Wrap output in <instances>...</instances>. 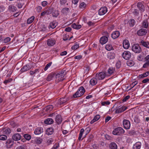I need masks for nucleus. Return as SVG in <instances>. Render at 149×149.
<instances>
[{
	"label": "nucleus",
	"instance_id": "13",
	"mask_svg": "<svg viewBox=\"0 0 149 149\" xmlns=\"http://www.w3.org/2000/svg\"><path fill=\"white\" fill-rule=\"evenodd\" d=\"M123 46L125 49H128L130 47V43L128 40H124L123 42Z\"/></svg>",
	"mask_w": 149,
	"mask_h": 149
},
{
	"label": "nucleus",
	"instance_id": "50",
	"mask_svg": "<svg viewBox=\"0 0 149 149\" xmlns=\"http://www.w3.org/2000/svg\"><path fill=\"white\" fill-rule=\"evenodd\" d=\"M132 13L135 16H138L139 14L138 10L136 9H135Z\"/></svg>",
	"mask_w": 149,
	"mask_h": 149
},
{
	"label": "nucleus",
	"instance_id": "16",
	"mask_svg": "<svg viewBox=\"0 0 149 149\" xmlns=\"http://www.w3.org/2000/svg\"><path fill=\"white\" fill-rule=\"evenodd\" d=\"M64 77L63 74L62 73H58L56 76V78L57 79L58 81H62L63 80V77Z\"/></svg>",
	"mask_w": 149,
	"mask_h": 149
},
{
	"label": "nucleus",
	"instance_id": "5",
	"mask_svg": "<svg viewBox=\"0 0 149 149\" xmlns=\"http://www.w3.org/2000/svg\"><path fill=\"white\" fill-rule=\"evenodd\" d=\"M69 98L68 97H64L59 99L58 103L60 105L62 104L66 103L69 100Z\"/></svg>",
	"mask_w": 149,
	"mask_h": 149
},
{
	"label": "nucleus",
	"instance_id": "32",
	"mask_svg": "<svg viewBox=\"0 0 149 149\" xmlns=\"http://www.w3.org/2000/svg\"><path fill=\"white\" fill-rule=\"evenodd\" d=\"M55 76V74L54 73H51L49 74L47 78V80L48 81H50L51 80L52 78Z\"/></svg>",
	"mask_w": 149,
	"mask_h": 149
},
{
	"label": "nucleus",
	"instance_id": "37",
	"mask_svg": "<svg viewBox=\"0 0 149 149\" xmlns=\"http://www.w3.org/2000/svg\"><path fill=\"white\" fill-rule=\"evenodd\" d=\"M3 134H9L10 133V129L9 128L7 129H5L3 130Z\"/></svg>",
	"mask_w": 149,
	"mask_h": 149
},
{
	"label": "nucleus",
	"instance_id": "9",
	"mask_svg": "<svg viewBox=\"0 0 149 149\" xmlns=\"http://www.w3.org/2000/svg\"><path fill=\"white\" fill-rule=\"evenodd\" d=\"M107 11V8L106 7L101 8L99 10V14L102 15H104Z\"/></svg>",
	"mask_w": 149,
	"mask_h": 149
},
{
	"label": "nucleus",
	"instance_id": "57",
	"mask_svg": "<svg viewBox=\"0 0 149 149\" xmlns=\"http://www.w3.org/2000/svg\"><path fill=\"white\" fill-rule=\"evenodd\" d=\"M149 66V62H147L144 63L143 66V67L144 68H146Z\"/></svg>",
	"mask_w": 149,
	"mask_h": 149
},
{
	"label": "nucleus",
	"instance_id": "31",
	"mask_svg": "<svg viewBox=\"0 0 149 149\" xmlns=\"http://www.w3.org/2000/svg\"><path fill=\"white\" fill-rule=\"evenodd\" d=\"M136 22L135 20L133 19H131L129 21V24L130 26L131 27H133L135 24Z\"/></svg>",
	"mask_w": 149,
	"mask_h": 149
},
{
	"label": "nucleus",
	"instance_id": "54",
	"mask_svg": "<svg viewBox=\"0 0 149 149\" xmlns=\"http://www.w3.org/2000/svg\"><path fill=\"white\" fill-rule=\"evenodd\" d=\"M79 46L78 44L75 45L72 47V49L76 50L79 47Z\"/></svg>",
	"mask_w": 149,
	"mask_h": 149
},
{
	"label": "nucleus",
	"instance_id": "53",
	"mask_svg": "<svg viewBox=\"0 0 149 149\" xmlns=\"http://www.w3.org/2000/svg\"><path fill=\"white\" fill-rule=\"evenodd\" d=\"M137 84V82L136 81H135L134 82H133L130 85V86H131V88L130 89H131L133 88Z\"/></svg>",
	"mask_w": 149,
	"mask_h": 149
},
{
	"label": "nucleus",
	"instance_id": "56",
	"mask_svg": "<svg viewBox=\"0 0 149 149\" xmlns=\"http://www.w3.org/2000/svg\"><path fill=\"white\" fill-rule=\"evenodd\" d=\"M110 102H109L108 101H107L106 102H102L101 103V104L102 105L104 106L106 105H109L110 104Z\"/></svg>",
	"mask_w": 149,
	"mask_h": 149
},
{
	"label": "nucleus",
	"instance_id": "43",
	"mask_svg": "<svg viewBox=\"0 0 149 149\" xmlns=\"http://www.w3.org/2000/svg\"><path fill=\"white\" fill-rule=\"evenodd\" d=\"M148 26V22L146 20H144L143 22V27L145 28H147Z\"/></svg>",
	"mask_w": 149,
	"mask_h": 149
},
{
	"label": "nucleus",
	"instance_id": "42",
	"mask_svg": "<svg viewBox=\"0 0 149 149\" xmlns=\"http://www.w3.org/2000/svg\"><path fill=\"white\" fill-rule=\"evenodd\" d=\"M149 74V72H146L144 73L140 74L139 75L140 78H142L147 76Z\"/></svg>",
	"mask_w": 149,
	"mask_h": 149
},
{
	"label": "nucleus",
	"instance_id": "30",
	"mask_svg": "<svg viewBox=\"0 0 149 149\" xmlns=\"http://www.w3.org/2000/svg\"><path fill=\"white\" fill-rule=\"evenodd\" d=\"M16 7L13 5H10L9 6L8 9L10 12H15L16 10Z\"/></svg>",
	"mask_w": 149,
	"mask_h": 149
},
{
	"label": "nucleus",
	"instance_id": "64",
	"mask_svg": "<svg viewBox=\"0 0 149 149\" xmlns=\"http://www.w3.org/2000/svg\"><path fill=\"white\" fill-rule=\"evenodd\" d=\"M146 61L149 62V55L147 56L144 58Z\"/></svg>",
	"mask_w": 149,
	"mask_h": 149
},
{
	"label": "nucleus",
	"instance_id": "46",
	"mask_svg": "<svg viewBox=\"0 0 149 149\" xmlns=\"http://www.w3.org/2000/svg\"><path fill=\"white\" fill-rule=\"evenodd\" d=\"M7 137L5 135H0V140H5L7 139Z\"/></svg>",
	"mask_w": 149,
	"mask_h": 149
},
{
	"label": "nucleus",
	"instance_id": "27",
	"mask_svg": "<svg viewBox=\"0 0 149 149\" xmlns=\"http://www.w3.org/2000/svg\"><path fill=\"white\" fill-rule=\"evenodd\" d=\"M97 78H93L91 79L90 81V84L92 86L95 85L97 83Z\"/></svg>",
	"mask_w": 149,
	"mask_h": 149
},
{
	"label": "nucleus",
	"instance_id": "59",
	"mask_svg": "<svg viewBox=\"0 0 149 149\" xmlns=\"http://www.w3.org/2000/svg\"><path fill=\"white\" fill-rule=\"evenodd\" d=\"M5 9V8L3 6H0V12H2Z\"/></svg>",
	"mask_w": 149,
	"mask_h": 149
},
{
	"label": "nucleus",
	"instance_id": "18",
	"mask_svg": "<svg viewBox=\"0 0 149 149\" xmlns=\"http://www.w3.org/2000/svg\"><path fill=\"white\" fill-rule=\"evenodd\" d=\"M6 146L8 148H10L13 145V140L10 139H8L6 142Z\"/></svg>",
	"mask_w": 149,
	"mask_h": 149
},
{
	"label": "nucleus",
	"instance_id": "25",
	"mask_svg": "<svg viewBox=\"0 0 149 149\" xmlns=\"http://www.w3.org/2000/svg\"><path fill=\"white\" fill-rule=\"evenodd\" d=\"M137 6L139 8V10L141 11H143L144 10V5L141 2H139L137 3Z\"/></svg>",
	"mask_w": 149,
	"mask_h": 149
},
{
	"label": "nucleus",
	"instance_id": "10",
	"mask_svg": "<svg viewBox=\"0 0 149 149\" xmlns=\"http://www.w3.org/2000/svg\"><path fill=\"white\" fill-rule=\"evenodd\" d=\"M120 35V33L118 31H113L111 34V37L113 39H115L119 37Z\"/></svg>",
	"mask_w": 149,
	"mask_h": 149
},
{
	"label": "nucleus",
	"instance_id": "11",
	"mask_svg": "<svg viewBox=\"0 0 149 149\" xmlns=\"http://www.w3.org/2000/svg\"><path fill=\"white\" fill-rule=\"evenodd\" d=\"M147 33V30L144 29H141L137 32V34L139 36H142L145 35Z\"/></svg>",
	"mask_w": 149,
	"mask_h": 149
},
{
	"label": "nucleus",
	"instance_id": "19",
	"mask_svg": "<svg viewBox=\"0 0 149 149\" xmlns=\"http://www.w3.org/2000/svg\"><path fill=\"white\" fill-rule=\"evenodd\" d=\"M126 107L125 106H122L120 108L117 109L115 113H118L123 112L126 110Z\"/></svg>",
	"mask_w": 149,
	"mask_h": 149
},
{
	"label": "nucleus",
	"instance_id": "35",
	"mask_svg": "<svg viewBox=\"0 0 149 149\" xmlns=\"http://www.w3.org/2000/svg\"><path fill=\"white\" fill-rule=\"evenodd\" d=\"M106 49L108 51H110L112 50L113 47L111 44H107L105 46Z\"/></svg>",
	"mask_w": 149,
	"mask_h": 149
},
{
	"label": "nucleus",
	"instance_id": "3",
	"mask_svg": "<svg viewBox=\"0 0 149 149\" xmlns=\"http://www.w3.org/2000/svg\"><path fill=\"white\" fill-rule=\"evenodd\" d=\"M124 130L121 127H118L116 128L113 131L112 133L114 135H120L123 134Z\"/></svg>",
	"mask_w": 149,
	"mask_h": 149
},
{
	"label": "nucleus",
	"instance_id": "1",
	"mask_svg": "<svg viewBox=\"0 0 149 149\" xmlns=\"http://www.w3.org/2000/svg\"><path fill=\"white\" fill-rule=\"evenodd\" d=\"M85 92L84 88L83 86H81L75 93L73 95V97L74 98L79 97L83 95Z\"/></svg>",
	"mask_w": 149,
	"mask_h": 149
},
{
	"label": "nucleus",
	"instance_id": "4",
	"mask_svg": "<svg viewBox=\"0 0 149 149\" xmlns=\"http://www.w3.org/2000/svg\"><path fill=\"white\" fill-rule=\"evenodd\" d=\"M122 56L125 59L128 60L131 57V54L130 52L129 51H125L123 53Z\"/></svg>",
	"mask_w": 149,
	"mask_h": 149
},
{
	"label": "nucleus",
	"instance_id": "41",
	"mask_svg": "<svg viewBox=\"0 0 149 149\" xmlns=\"http://www.w3.org/2000/svg\"><path fill=\"white\" fill-rule=\"evenodd\" d=\"M69 10V9L68 8H65L62 9L61 10V13L64 14L67 13Z\"/></svg>",
	"mask_w": 149,
	"mask_h": 149
},
{
	"label": "nucleus",
	"instance_id": "15",
	"mask_svg": "<svg viewBox=\"0 0 149 149\" xmlns=\"http://www.w3.org/2000/svg\"><path fill=\"white\" fill-rule=\"evenodd\" d=\"M21 135L18 133L14 134L12 136L13 139L15 141H18L21 139Z\"/></svg>",
	"mask_w": 149,
	"mask_h": 149
},
{
	"label": "nucleus",
	"instance_id": "14",
	"mask_svg": "<svg viewBox=\"0 0 149 149\" xmlns=\"http://www.w3.org/2000/svg\"><path fill=\"white\" fill-rule=\"evenodd\" d=\"M55 121L58 124H61L62 121V118L61 116L60 115H56V117Z\"/></svg>",
	"mask_w": 149,
	"mask_h": 149
},
{
	"label": "nucleus",
	"instance_id": "22",
	"mask_svg": "<svg viewBox=\"0 0 149 149\" xmlns=\"http://www.w3.org/2000/svg\"><path fill=\"white\" fill-rule=\"evenodd\" d=\"M53 132V128L52 127H49L47 129L46 134L47 135H50L52 134Z\"/></svg>",
	"mask_w": 149,
	"mask_h": 149
},
{
	"label": "nucleus",
	"instance_id": "26",
	"mask_svg": "<svg viewBox=\"0 0 149 149\" xmlns=\"http://www.w3.org/2000/svg\"><path fill=\"white\" fill-rule=\"evenodd\" d=\"M28 66H29L28 65ZM30 69V68H28V65H26L23 67L20 70V72H24L26 71L29 70Z\"/></svg>",
	"mask_w": 149,
	"mask_h": 149
},
{
	"label": "nucleus",
	"instance_id": "48",
	"mask_svg": "<svg viewBox=\"0 0 149 149\" xmlns=\"http://www.w3.org/2000/svg\"><path fill=\"white\" fill-rule=\"evenodd\" d=\"M127 64L129 66H132L134 64V63L133 61H127Z\"/></svg>",
	"mask_w": 149,
	"mask_h": 149
},
{
	"label": "nucleus",
	"instance_id": "2",
	"mask_svg": "<svg viewBox=\"0 0 149 149\" xmlns=\"http://www.w3.org/2000/svg\"><path fill=\"white\" fill-rule=\"evenodd\" d=\"M132 51L136 53H139L142 51V49L138 44H134L132 47Z\"/></svg>",
	"mask_w": 149,
	"mask_h": 149
},
{
	"label": "nucleus",
	"instance_id": "63",
	"mask_svg": "<svg viewBox=\"0 0 149 149\" xmlns=\"http://www.w3.org/2000/svg\"><path fill=\"white\" fill-rule=\"evenodd\" d=\"M42 9V8L41 6H38V7H37V12H40L41 11Z\"/></svg>",
	"mask_w": 149,
	"mask_h": 149
},
{
	"label": "nucleus",
	"instance_id": "24",
	"mask_svg": "<svg viewBox=\"0 0 149 149\" xmlns=\"http://www.w3.org/2000/svg\"><path fill=\"white\" fill-rule=\"evenodd\" d=\"M44 123L46 124H51L54 123V120L51 118H48L45 120Z\"/></svg>",
	"mask_w": 149,
	"mask_h": 149
},
{
	"label": "nucleus",
	"instance_id": "12",
	"mask_svg": "<svg viewBox=\"0 0 149 149\" xmlns=\"http://www.w3.org/2000/svg\"><path fill=\"white\" fill-rule=\"evenodd\" d=\"M108 40V38L107 37L103 36L101 38L100 41L101 44L103 45L105 44L107 42Z\"/></svg>",
	"mask_w": 149,
	"mask_h": 149
},
{
	"label": "nucleus",
	"instance_id": "7",
	"mask_svg": "<svg viewBox=\"0 0 149 149\" xmlns=\"http://www.w3.org/2000/svg\"><path fill=\"white\" fill-rule=\"evenodd\" d=\"M105 73L104 72H101L96 74V77L98 79L102 80L105 78Z\"/></svg>",
	"mask_w": 149,
	"mask_h": 149
},
{
	"label": "nucleus",
	"instance_id": "61",
	"mask_svg": "<svg viewBox=\"0 0 149 149\" xmlns=\"http://www.w3.org/2000/svg\"><path fill=\"white\" fill-rule=\"evenodd\" d=\"M46 11L47 12V13L48 14H51L52 12V9L51 8H49Z\"/></svg>",
	"mask_w": 149,
	"mask_h": 149
},
{
	"label": "nucleus",
	"instance_id": "29",
	"mask_svg": "<svg viewBox=\"0 0 149 149\" xmlns=\"http://www.w3.org/2000/svg\"><path fill=\"white\" fill-rule=\"evenodd\" d=\"M100 118V116L99 115H96L94 118L91 121L90 123L91 124L95 122L98 120Z\"/></svg>",
	"mask_w": 149,
	"mask_h": 149
},
{
	"label": "nucleus",
	"instance_id": "44",
	"mask_svg": "<svg viewBox=\"0 0 149 149\" xmlns=\"http://www.w3.org/2000/svg\"><path fill=\"white\" fill-rule=\"evenodd\" d=\"M24 137L26 140L28 141L31 138V136L27 134H24Z\"/></svg>",
	"mask_w": 149,
	"mask_h": 149
},
{
	"label": "nucleus",
	"instance_id": "33",
	"mask_svg": "<svg viewBox=\"0 0 149 149\" xmlns=\"http://www.w3.org/2000/svg\"><path fill=\"white\" fill-rule=\"evenodd\" d=\"M72 27L74 29H79L81 28V25L76 24L74 23L72 24Z\"/></svg>",
	"mask_w": 149,
	"mask_h": 149
},
{
	"label": "nucleus",
	"instance_id": "21",
	"mask_svg": "<svg viewBox=\"0 0 149 149\" xmlns=\"http://www.w3.org/2000/svg\"><path fill=\"white\" fill-rule=\"evenodd\" d=\"M141 145V143L140 142H137L133 145V149H140Z\"/></svg>",
	"mask_w": 149,
	"mask_h": 149
},
{
	"label": "nucleus",
	"instance_id": "40",
	"mask_svg": "<svg viewBox=\"0 0 149 149\" xmlns=\"http://www.w3.org/2000/svg\"><path fill=\"white\" fill-rule=\"evenodd\" d=\"M114 71V69L112 68H109L107 70V73L110 75L113 73Z\"/></svg>",
	"mask_w": 149,
	"mask_h": 149
},
{
	"label": "nucleus",
	"instance_id": "45",
	"mask_svg": "<svg viewBox=\"0 0 149 149\" xmlns=\"http://www.w3.org/2000/svg\"><path fill=\"white\" fill-rule=\"evenodd\" d=\"M52 63V62H50L47 64L44 68V70L45 71L47 70L51 66Z\"/></svg>",
	"mask_w": 149,
	"mask_h": 149
},
{
	"label": "nucleus",
	"instance_id": "47",
	"mask_svg": "<svg viewBox=\"0 0 149 149\" xmlns=\"http://www.w3.org/2000/svg\"><path fill=\"white\" fill-rule=\"evenodd\" d=\"M36 143L38 144H40L42 142V140L40 138H37L35 139Z\"/></svg>",
	"mask_w": 149,
	"mask_h": 149
},
{
	"label": "nucleus",
	"instance_id": "8",
	"mask_svg": "<svg viewBox=\"0 0 149 149\" xmlns=\"http://www.w3.org/2000/svg\"><path fill=\"white\" fill-rule=\"evenodd\" d=\"M139 43L140 45L146 48H149V42L148 41H145L143 40H141Z\"/></svg>",
	"mask_w": 149,
	"mask_h": 149
},
{
	"label": "nucleus",
	"instance_id": "55",
	"mask_svg": "<svg viewBox=\"0 0 149 149\" xmlns=\"http://www.w3.org/2000/svg\"><path fill=\"white\" fill-rule=\"evenodd\" d=\"M13 80V79L12 78L9 79H8L6 80L5 81H4L3 82V83L6 84L12 81Z\"/></svg>",
	"mask_w": 149,
	"mask_h": 149
},
{
	"label": "nucleus",
	"instance_id": "17",
	"mask_svg": "<svg viewBox=\"0 0 149 149\" xmlns=\"http://www.w3.org/2000/svg\"><path fill=\"white\" fill-rule=\"evenodd\" d=\"M55 43V40L52 39H49L47 40V44L48 46H52Z\"/></svg>",
	"mask_w": 149,
	"mask_h": 149
},
{
	"label": "nucleus",
	"instance_id": "39",
	"mask_svg": "<svg viewBox=\"0 0 149 149\" xmlns=\"http://www.w3.org/2000/svg\"><path fill=\"white\" fill-rule=\"evenodd\" d=\"M84 129L82 128L81 129L78 137V140H81V138L82 136L83 133L84 132Z\"/></svg>",
	"mask_w": 149,
	"mask_h": 149
},
{
	"label": "nucleus",
	"instance_id": "6",
	"mask_svg": "<svg viewBox=\"0 0 149 149\" xmlns=\"http://www.w3.org/2000/svg\"><path fill=\"white\" fill-rule=\"evenodd\" d=\"M123 125L124 127L126 129H129L130 127V122L126 119H124L123 121Z\"/></svg>",
	"mask_w": 149,
	"mask_h": 149
},
{
	"label": "nucleus",
	"instance_id": "20",
	"mask_svg": "<svg viewBox=\"0 0 149 149\" xmlns=\"http://www.w3.org/2000/svg\"><path fill=\"white\" fill-rule=\"evenodd\" d=\"M43 132V129L41 127H38L36 128L34 132L35 134L38 135Z\"/></svg>",
	"mask_w": 149,
	"mask_h": 149
},
{
	"label": "nucleus",
	"instance_id": "36",
	"mask_svg": "<svg viewBox=\"0 0 149 149\" xmlns=\"http://www.w3.org/2000/svg\"><path fill=\"white\" fill-rule=\"evenodd\" d=\"M59 15V12L58 10H55L52 13L53 17H57Z\"/></svg>",
	"mask_w": 149,
	"mask_h": 149
},
{
	"label": "nucleus",
	"instance_id": "28",
	"mask_svg": "<svg viewBox=\"0 0 149 149\" xmlns=\"http://www.w3.org/2000/svg\"><path fill=\"white\" fill-rule=\"evenodd\" d=\"M109 148L111 149H117V146L115 143L111 142L110 144Z\"/></svg>",
	"mask_w": 149,
	"mask_h": 149
},
{
	"label": "nucleus",
	"instance_id": "38",
	"mask_svg": "<svg viewBox=\"0 0 149 149\" xmlns=\"http://www.w3.org/2000/svg\"><path fill=\"white\" fill-rule=\"evenodd\" d=\"M35 18L34 16H32L29 18L27 20V23L30 24L33 21Z\"/></svg>",
	"mask_w": 149,
	"mask_h": 149
},
{
	"label": "nucleus",
	"instance_id": "58",
	"mask_svg": "<svg viewBox=\"0 0 149 149\" xmlns=\"http://www.w3.org/2000/svg\"><path fill=\"white\" fill-rule=\"evenodd\" d=\"M130 98V96L129 95H127L125 96L123 100V101L125 102L126 101Z\"/></svg>",
	"mask_w": 149,
	"mask_h": 149
},
{
	"label": "nucleus",
	"instance_id": "60",
	"mask_svg": "<svg viewBox=\"0 0 149 149\" xmlns=\"http://www.w3.org/2000/svg\"><path fill=\"white\" fill-rule=\"evenodd\" d=\"M111 117L109 116H107L105 118V123H107L108 122L109 120L111 119Z\"/></svg>",
	"mask_w": 149,
	"mask_h": 149
},
{
	"label": "nucleus",
	"instance_id": "49",
	"mask_svg": "<svg viewBox=\"0 0 149 149\" xmlns=\"http://www.w3.org/2000/svg\"><path fill=\"white\" fill-rule=\"evenodd\" d=\"M143 59V57L142 55L140 54L137 57V59L140 61H142Z\"/></svg>",
	"mask_w": 149,
	"mask_h": 149
},
{
	"label": "nucleus",
	"instance_id": "23",
	"mask_svg": "<svg viewBox=\"0 0 149 149\" xmlns=\"http://www.w3.org/2000/svg\"><path fill=\"white\" fill-rule=\"evenodd\" d=\"M57 25V23L55 22H53L49 24L48 26V28L53 29Z\"/></svg>",
	"mask_w": 149,
	"mask_h": 149
},
{
	"label": "nucleus",
	"instance_id": "34",
	"mask_svg": "<svg viewBox=\"0 0 149 149\" xmlns=\"http://www.w3.org/2000/svg\"><path fill=\"white\" fill-rule=\"evenodd\" d=\"M53 108L52 105H49L47 106L45 108V111L49 112L52 111Z\"/></svg>",
	"mask_w": 149,
	"mask_h": 149
},
{
	"label": "nucleus",
	"instance_id": "62",
	"mask_svg": "<svg viewBox=\"0 0 149 149\" xmlns=\"http://www.w3.org/2000/svg\"><path fill=\"white\" fill-rule=\"evenodd\" d=\"M47 4V3L46 1H44L42 2V5L43 6H45Z\"/></svg>",
	"mask_w": 149,
	"mask_h": 149
},
{
	"label": "nucleus",
	"instance_id": "51",
	"mask_svg": "<svg viewBox=\"0 0 149 149\" xmlns=\"http://www.w3.org/2000/svg\"><path fill=\"white\" fill-rule=\"evenodd\" d=\"M86 5L84 2L81 3L79 6V7L81 8H83L86 7Z\"/></svg>",
	"mask_w": 149,
	"mask_h": 149
},
{
	"label": "nucleus",
	"instance_id": "52",
	"mask_svg": "<svg viewBox=\"0 0 149 149\" xmlns=\"http://www.w3.org/2000/svg\"><path fill=\"white\" fill-rule=\"evenodd\" d=\"M59 146V144L58 143H56L52 148V149H57Z\"/></svg>",
	"mask_w": 149,
	"mask_h": 149
}]
</instances>
